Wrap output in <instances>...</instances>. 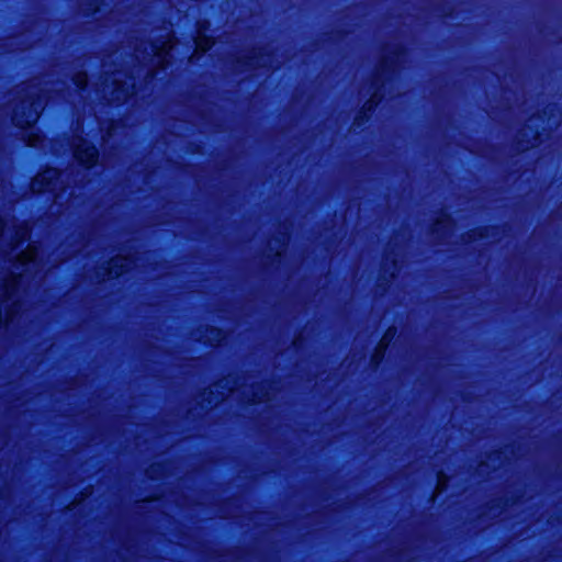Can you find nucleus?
Here are the masks:
<instances>
[{
  "mask_svg": "<svg viewBox=\"0 0 562 562\" xmlns=\"http://www.w3.org/2000/svg\"><path fill=\"white\" fill-rule=\"evenodd\" d=\"M397 67L398 63L395 57H383L371 86V89L373 90L372 95L370 100L364 104V108L367 110H371L379 103V101L381 100V95L379 93L381 87L384 85L385 80L391 76V74H393L396 70Z\"/></svg>",
  "mask_w": 562,
  "mask_h": 562,
  "instance_id": "nucleus-1",
  "label": "nucleus"
},
{
  "mask_svg": "<svg viewBox=\"0 0 562 562\" xmlns=\"http://www.w3.org/2000/svg\"><path fill=\"white\" fill-rule=\"evenodd\" d=\"M59 178V171L56 169H46L38 173L31 182L33 192L40 193L46 190H53L55 182Z\"/></svg>",
  "mask_w": 562,
  "mask_h": 562,
  "instance_id": "nucleus-2",
  "label": "nucleus"
},
{
  "mask_svg": "<svg viewBox=\"0 0 562 562\" xmlns=\"http://www.w3.org/2000/svg\"><path fill=\"white\" fill-rule=\"evenodd\" d=\"M40 104H23L22 110H18L13 116L14 123L20 127L31 126L40 116Z\"/></svg>",
  "mask_w": 562,
  "mask_h": 562,
  "instance_id": "nucleus-3",
  "label": "nucleus"
},
{
  "mask_svg": "<svg viewBox=\"0 0 562 562\" xmlns=\"http://www.w3.org/2000/svg\"><path fill=\"white\" fill-rule=\"evenodd\" d=\"M75 156L78 161L90 167L97 161L98 151L94 146L83 139H80L75 145Z\"/></svg>",
  "mask_w": 562,
  "mask_h": 562,
  "instance_id": "nucleus-4",
  "label": "nucleus"
},
{
  "mask_svg": "<svg viewBox=\"0 0 562 562\" xmlns=\"http://www.w3.org/2000/svg\"><path fill=\"white\" fill-rule=\"evenodd\" d=\"M452 229L451 218L447 214H441L432 226V233L437 239H443Z\"/></svg>",
  "mask_w": 562,
  "mask_h": 562,
  "instance_id": "nucleus-5",
  "label": "nucleus"
},
{
  "mask_svg": "<svg viewBox=\"0 0 562 562\" xmlns=\"http://www.w3.org/2000/svg\"><path fill=\"white\" fill-rule=\"evenodd\" d=\"M131 263H132L131 260L126 257L119 256V257L113 258L109 262L108 276L110 278L121 276L124 271L130 269Z\"/></svg>",
  "mask_w": 562,
  "mask_h": 562,
  "instance_id": "nucleus-6",
  "label": "nucleus"
},
{
  "mask_svg": "<svg viewBox=\"0 0 562 562\" xmlns=\"http://www.w3.org/2000/svg\"><path fill=\"white\" fill-rule=\"evenodd\" d=\"M112 85L114 86L111 91L110 101L112 102H123L130 94V90L125 83L119 81V79H113Z\"/></svg>",
  "mask_w": 562,
  "mask_h": 562,
  "instance_id": "nucleus-7",
  "label": "nucleus"
},
{
  "mask_svg": "<svg viewBox=\"0 0 562 562\" xmlns=\"http://www.w3.org/2000/svg\"><path fill=\"white\" fill-rule=\"evenodd\" d=\"M270 56L268 55H262V54H254L250 58H249V66L250 67H270L271 66V60H270Z\"/></svg>",
  "mask_w": 562,
  "mask_h": 562,
  "instance_id": "nucleus-8",
  "label": "nucleus"
},
{
  "mask_svg": "<svg viewBox=\"0 0 562 562\" xmlns=\"http://www.w3.org/2000/svg\"><path fill=\"white\" fill-rule=\"evenodd\" d=\"M213 42L204 35L203 31L199 29V34L195 38L196 50L206 52L212 46Z\"/></svg>",
  "mask_w": 562,
  "mask_h": 562,
  "instance_id": "nucleus-9",
  "label": "nucleus"
},
{
  "mask_svg": "<svg viewBox=\"0 0 562 562\" xmlns=\"http://www.w3.org/2000/svg\"><path fill=\"white\" fill-rule=\"evenodd\" d=\"M395 336V329H389L384 336L382 337L380 344H379V353L380 357L382 356L383 350L387 347V345L391 342L393 337Z\"/></svg>",
  "mask_w": 562,
  "mask_h": 562,
  "instance_id": "nucleus-10",
  "label": "nucleus"
},
{
  "mask_svg": "<svg viewBox=\"0 0 562 562\" xmlns=\"http://www.w3.org/2000/svg\"><path fill=\"white\" fill-rule=\"evenodd\" d=\"M170 48V45L168 43H164L161 47H151V50L155 53L156 58L158 61L165 60V55L167 54V49Z\"/></svg>",
  "mask_w": 562,
  "mask_h": 562,
  "instance_id": "nucleus-11",
  "label": "nucleus"
},
{
  "mask_svg": "<svg viewBox=\"0 0 562 562\" xmlns=\"http://www.w3.org/2000/svg\"><path fill=\"white\" fill-rule=\"evenodd\" d=\"M74 81L75 83L79 87V88H83L87 83V75L83 74V72H78L75 77H74Z\"/></svg>",
  "mask_w": 562,
  "mask_h": 562,
  "instance_id": "nucleus-12",
  "label": "nucleus"
},
{
  "mask_svg": "<svg viewBox=\"0 0 562 562\" xmlns=\"http://www.w3.org/2000/svg\"><path fill=\"white\" fill-rule=\"evenodd\" d=\"M213 337H207V340L211 342L220 341L222 339V333L217 329L210 330Z\"/></svg>",
  "mask_w": 562,
  "mask_h": 562,
  "instance_id": "nucleus-13",
  "label": "nucleus"
},
{
  "mask_svg": "<svg viewBox=\"0 0 562 562\" xmlns=\"http://www.w3.org/2000/svg\"><path fill=\"white\" fill-rule=\"evenodd\" d=\"M38 138L40 137L36 136V135H33V134L29 135V140H27L29 145L30 146H36V144L38 142Z\"/></svg>",
  "mask_w": 562,
  "mask_h": 562,
  "instance_id": "nucleus-14",
  "label": "nucleus"
},
{
  "mask_svg": "<svg viewBox=\"0 0 562 562\" xmlns=\"http://www.w3.org/2000/svg\"><path fill=\"white\" fill-rule=\"evenodd\" d=\"M220 387H221V385H214V386L210 390L209 394H210V395L214 394L215 392H217V391H218V389H220Z\"/></svg>",
  "mask_w": 562,
  "mask_h": 562,
  "instance_id": "nucleus-15",
  "label": "nucleus"
},
{
  "mask_svg": "<svg viewBox=\"0 0 562 562\" xmlns=\"http://www.w3.org/2000/svg\"><path fill=\"white\" fill-rule=\"evenodd\" d=\"M536 143H537V137H533V139H532V140H529V142H528V146H535V145H536Z\"/></svg>",
  "mask_w": 562,
  "mask_h": 562,
  "instance_id": "nucleus-16",
  "label": "nucleus"
},
{
  "mask_svg": "<svg viewBox=\"0 0 562 562\" xmlns=\"http://www.w3.org/2000/svg\"><path fill=\"white\" fill-rule=\"evenodd\" d=\"M265 398H266V396H265V395H262V396H258V397L254 398L252 401H254V402H261V401H263Z\"/></svg>",
  "mask_w": 562,
  "mask_h": 562,
  "instance_id": "nucleus-17",
  "label": "nucleus"
},
{
  "mask_svg": "<svg viewBox=\"0 0 562 562\" xmlns=\"http://www.w3.org/2000/svg\"><path fill=\"white\" fill-rule=\"evenodd\" d=\"M437 488H438V490L442 488V486H441V482H439V484L437 485Z\"/></svg>",
  "mask_w": 562,
  "mask_h": 562,
  "instance_id": "nucleus-18",
  "label": "nucleus"
}]
</instances>
